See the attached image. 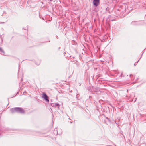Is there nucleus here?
<instances>
[{"label": "nucleus", "instance_id": "obj_1", "mask_svg": "<svg viewBox=\"0 0 146 146\" xmlns=\"http://www.w3.org/2000/svg\"><path fill=\"white\" fill-rule=\"evenodd\" d=\"M11 111L13 113L15 112L23 113L24 111L23 109L19 108H14L11 110Z\"/></svg>", "mask_w": 146, "mask_h": 146}, {"label": "nucleus", "instance_id": "obj_2", "mask_svg": "<svg viewBox=\"0 0 146 146\" xmlns=\"http://www.w3.org/2000/svg\"><path fill=\"white\" fill-rule=\"evenodd\" d=\"M42 95V98L46 101L48 102L49 101V97L44 92H43Z\"/></svg>", "mask_w": 146, "mask_h": 146}, {"label": "nucleus", "instance_id": "obj_3", "mask_svg": "<svg viewBox=\"0 0 146 146\" xmlns=\"http://www.w3.org/2000/svg\"><path fill=\"white\" fill-rule=\"evenodd\" d=\"M100 3V0H93V3L96 7H97Z\"/></svg>", "mask_w": 146, "mask_h": 146}, {"label": "nucleus", "instance_id": "obj_4", "mask_svg": "<svg viewBox=\"0 0 146 146\" xmlns=\"http://www.w3.org/2000/svg\"><path fill=\"white\" fill-rule=\"evenodd\" d=\"M50 1H51L52 0H50Z\"/></svg>", "mask_w": 146, "mask_h": 146}]
</instances>
